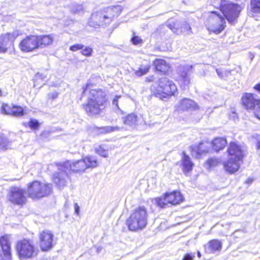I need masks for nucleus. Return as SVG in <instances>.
Returning a JSON list of instances; mask_svg holds the SVG:
<instances>
[{
	"label": "nucleus",
	"instance_id": "nucleus-49",
	"mask_svg": "<svg viewBox=\"0 0 260 260\" xmlns=\"http://www.w3.org/2000/svg\"><path fill=\"white\" fill-rule=\"evenodd\" d=\"M74 209H75V213L77 215H79L80 213V207L78 205L77 203H74Z\"/></svg>",
	"mask_w": 260,
	"mask_h": 260
},
{
	"label": "nucleus",
	"instance_id": "nucleus-25",
	"mask_svg": "<svg viewBox=\"0 0 260 260\" xmlns=\"http://www.w3.org/2000/svg\"><path fill=\"white\" fill-rule=\"evenodd\" d=\"M222 243L220 241L212 240L208 242L206 250L207 253H215L216 251H220Z\"/></svg>",
	"mask_w": 260,
	"mask_h": 260
},
{
	"label": "nucleus",
	"instance_id": "nucleus-41",
	"mask_svg": "<svg viewBox=\"0 0 260 260\" xmlns=\"http://www.w3.org/2000/svg\"><path fill=\"white\" fill-rule=\"evenodd\" d=\"M194 258V253H187L184 255L182 260H193Z\"/></svg>",
	"mask_w": 260,
	"mask_h": 260
},
{
	"label": "nucleus",
	"instance_id": "nucleus-13",
	"mask_svg": "<svg viewBox=\"0 0 260 260\" xmlns=\"http://www.w3.org/2000/svg\"><path fill=\"white\" fill-rule=\"evenodd\" d=\"M25 191L18 186H11L9 188L7 199L14 205L22 206L26 202L25 196Z\"/></svg>",
	"mask_w": 260,
	"mask_h": 260
},
{
	"label": "nucleus",
	"instance_id": "nucleus-57",
	"mask_svg": "<svg viewBox=\"0 0 260 260\" xmlns=\"http://www.w3.org/2000/svg\"><path fill=\"white\" fill-rule=\"evenodd\" d=\"M2 95V90L0 89V97Z\"/></svg>",
	"mask_w": 260,
	"mask_h": 260
},
{
	"label": "nucleus",
	"instance_id": "nucleus-8",
	"mask_svg": "<svg viewBox=\"0 0 260 260\" xmlns=\"http://www.w3.org/2000/svg\"><path fill=\"white\" fill-rule=\"evenodd\" d=\"M113 16L112 8H108L106 11H99L92 14L88 21L89 25L96 28L109 24L112 22Z\"/></svg>",
	"mask_w": 260,
	"mask_h": 260
},
{
	"label": "nucleus",
	"instance_id": "nucleus-36",
	"mask_svg": "<svg viewBox=\"0 0 260 260\" xmlns=\"http://www.w3.org/2000/svg\"><path fill=\"white\" fill-rule=\"evenodd\" d=\"M149 67H145L144 68H140L139 70L136 71L135 74L138 76H142L145 75L149 71Z\"/></svg>",
	"mask_w": 260,
	"mask_h": 260
},
{
	"label": "nucleus",
	"instance_id": "nucleus-27",
	"mask_svg": "<svg viewBox=\"0 0 260 260\" xmlns=\"http://www.w3.org/2000/svg\"><path fill=\"white\" fill-rule=\"evenodd\" d=\"M210 144L206 142H201L199 143L197 147L195 148L196 153V156L199 157L203 153H208L210 150Z\"/></svg>",
	"mask_w": 260,
	"mask_h": 260
},
{
	"label": "nucleus",
	"instance_id": "nucleus-54",
	"mask_svg": "<svg viewBox=\"0 0 260 260\" xmlns=\"http://www.w3.org/2000/svg\"><path fill=\"white\" fill-rule=\"evenodd\" d=\"M197 255L199 257H201V253L200 251H198Z\"/></svg>",
	"mask_w": 260,
	"mask_h": 260
},
{
	"label": "nucleus",
	"instance_id": "nucleus-28",
	"mask_svg": "<svg viewBox=\"0 0 260 260\" xmlns=\"http://www.w3.org/2000/svg\"><path fill=\"white\" fill-rule=\"evenodd\" d=\"M121 120L125 124L133 126L137 124L138 118L136 114L132 113L125 117H122Z\"/></svg>",
	"mask_w": 260,
	"mask_h": 260
},
{
	"label": "nucleus",
	"instance_id": "nucleus-30",
	"mask_svg": "<svg viewBox=\"0 0 260 260\" xmlns=\"http://www.w3.org/2000/svg\"><path fill=\"white\" fill-rule=\"evenodd\" d=\"M113 131V128L112 126H107L101 127H96L93 128V133L95 135H101V134H105L107 133H109L112 132Z\"/></svg>",
	"mask_w": 260,
	"mask_h": 260
},
{
	"label": "nucleus",
	"instance_id": "nucleus-32",
	"mask_svg": "<svg viewBox=\"0 0 260 260\" xmlns=\"http://www.w3.org/2000/svg\"><path fill=\"white\" fill-rule=\"evenodd\" d=\"M9 141L3 135H0V150H6L8 148Z\"/></svg>",
	"mask_w": 260,
	"mask_h": 260
},
{
	"label": "nucleus",
	"instance_id": "nucleus-35",
	"mask_svg": "<svg viewBox=\"0 0 260 260\" xmlns=\"http://www.w3.org/2000/svg\"><path fill=\"white\" fill-rule=\"evenodd\" d=\"M219 163V160L217 158L212 157L209 158L207 161V164L209 166V168L213 167L216 166Z\"/></svg>",
	"mask_w": 260,
	"mask_h": 260
},
{
	"label": "nucleus",
	"instance_id": "nucleus-50",
	"mask_svg": "<svg viewBox=\"0 0 260 260\" xmlns=\"http://www.w3.org/2000/svg\"><path fill=\"white\" fill-rule=\"evenodd\" d=\"M254 89L260 93V83L256 84L254 86Z\"/></svg>",
	"mask_w": 260,
	"mask_h": 260
},
{
	"label": "nucleus",
	"instance_id": "nucleus-45",
	"mask_svg": "<svg viewBox=\"0 0 260 260\" xmlns=\"http://www.w3.org/2000/svg\"><path fill=\"white\" fill-rule=\"evenodd\" d=\"M254 113L255 117L260 120V101L258 105L256 107V109L255 110Z\"/></svg>",
	"mask_w": 260,
	"mask_h": 260
},
{
	"label": "nucleus",
	"instance_id": "nucleus-17",
	"mask_svg": "<svg viewBox=\"0 0 260 260\" xmlns=\"http://www.w3.org/2000/svg\"><path fill=\"white\" fill-rule=\"evenodd\" d=\"M173 32H177L180 30L184 35H190L192 34L191 28L189 24L185 20L176 21V22H169L167 25Z\"/></svg>",
	"mask_w": 260,
	"mask_h": 260
},
{
	"label": "nucleus",
	"instance_id": "nucleus-29",
	"mask_svg": "<svg viewBox=\"0 0 260 260\" xmlns=\"http://www.w3.org/2000/svg\"><path fill=\"white\" fill-rule=\"evenodd\" d=\"M251 9L249 12V15L253 14H260V0H250Z\"/></svg>",
	"mask_w": 260,
	"mask_h": 260
},
{
	"label": "nucleus",
	"instance_id": "nucleus-5",
	"mask_svg": "<svg viewBox=\"0 0 260 260\" xmlns=\"http://www.w3.org/2000/svg\"><path fill=\"white\" fill-rule=\"evenodd\" d=\"M177 87L174 82L167 77H162L159 79L158 85L153 95L161 100L168 99L174 95Z\"/></svg>",
	"mask_w": 260,
	"mask_h": 260
},
{
	"label": "nucleus",
	"instance_id": "nucleus-40",
	"mask_svg": "<svg viewBox=\"0 0 260 260\" xmlns=\"http://www.w3.org/2000/svg\"><path fill=\"white\" fill-rule=\"evenodd\" d=\"M83 47H84V45H83L82 44H76V45L71 46L70 47V50L72 51H76L78 50L83 49Z\"/></svg>",
	"mask_w": 260,
	"mask_h": 260
},
{
	"label": "nucleus",
	"instance_id": "nucleus-42",
	"mask_svg": "<svg viewBox=\"0 0 260 260\" xmlns=\"http://www.w3.org/2000/svg\"><path fill=\"white\" fill-rule=\"evenodd\" d=\"M47 77V74L45 73H38L36 75V80H45Z\"/></svg>",
	"mask_w": 260,
	"mask_h": 260
},
{
	"label": "nucleus",
	"instance_id": "nucleus-37",
	"mask_svg": "<svg viewBox=\"0 0 260 260\" xmlns=\"http://www.w3.org/2000/svg\"><path fill=\"white\" fill-rule=\"evenodd\" d=\"M27 124L31 129H37L39 126L38 121L34 119H31Z\"/></svg>",
	"mask_w": 260,
	"mask_h": 260
},
{
	"label": "nucleus",
	"instance_id": "nucleus-9",
	"mask_svg": "<svg viewBox=\"0 0 260 260\" xmlns=\"http://www.w3.org/2000/svg\"><path fill=\"white\" fill-rule=\"evenodd\" d=\"M70 165L69 162H63L60 164L57 171L53 175V181L56 186L60 189L66 186L69 180V170Z\"/></svg>",
	"mask_w": 260,
	"mask_h": 260
},
{
	"label": "nucleus",
	"instance_id": "nucleus-44",
	"mask_svg": "<svg viewBox=\"0 0 260 260\" xmlns=\"http://www.w3.org/2000/svg\"><path fill=\"white\" fill-rule=\"evenodd\" d=\"M98 153L101 156L106 157L107 156V152L104 150V148L100 146L98 149H96Z\"/></svg>",
	"mask_w": 260,
	"mask_h": 260
},
{
	"label": "nucleus",
	"instance_id": "nucleus-24",
	"mask_svg": "<svg viewBox=\"0 0 260 260\" xmlns=\"http://www.w3.org/2000/svg\"><path fill=\"white\" fill-rule=\"evenodd\" d=\"M197 106L196 103L192 100L184 98L179 101L178 107L182 110H189L195 109Z\"/></svg>",
	"mask_w": 260,
	"mask_h": 260
},
{
	"label": "nucleus",
	"instance_id": "nucleus-1",
	"mask_svg": "<svg viewBox=\"0 0 260 260\" xmlns=\"http://www.w3.org/2000/svg\"><path fill=\"white\" fill-rule=\"evenodd\" d=\"M94 86L88 81L83 87L82 96L87 95L88 103L84 105V109L89 115H94L100 113L107 105L108 101L105 92L101 89H95Z\"/></svg>",
	"mask_w": 260,
	"mask_h": 260
},
{
	"label": "nucleus",
	"instance_id": "nucleus-34",
	"mask_svg": "<svg viewBox=\"0 0 260 260\" xmlns=\"http://www.w3.org/2000/svg\"><path fill=\"white\" fill-rule=\"evenodd\" d=\"M71 11L75 14H79L83 12V6L80 4H74L72 6Z\"/></svg>",
	"mask_w": 260,
	"mask_h": 260
},
{
	"label": "nucleus",
	"instance_id": "nucleus-4",
	"mask_svg": "<svg viewBox=\"0 0 260 260\" xmlns=\"http://www.w3.org/2000/svg\"><path fill=\"white\" fill-rule=\"evenodd\" d=\"M16 249L18 257L21 260L35 258L39 252L34 242L26 239L18 241Z\"/></svg>",
	"mask_w": 260,
	"mask_h": 260
},
{
	"label": "nucleus",
	"instance_id": "nucleus-53",
	"mask_svg": "<svg viewBox=\"0 0 260 260\" xmlns=\"http://www.w3.org/2000/svg\"><path fill=\"white\" fill-rule=\"evenodd\" d=\"M253 181V179L251 178H248L246 181L245 183H251Z\"/></svg>",
	"mask_w": 260,
	"mask_h": 260
},
{
	"label": "nucleus",
	"instance_id": "nucleus-11",
	"mask_svg": "<svg viewBox=\"0 0 260 260\" xmlns=\"http://www.w3.org/2000/svg\"><path fill=\"white\" fill-rule=\"evenodd\" d=\"M183 200V197L179 191H174L171 193H166L164 197L155 199L157 205L161 208H165L169 204L171 205L180 204Z\"/></svg>",
	"mask_w": 260,
	"mask_h": 260
},
{
	"label": "nucleus",
	"instance_id": "nucleus-20",
	"mask_svg": "<svg viewBox=\"0 0 260 260\" xmlns=\"http://www.w3.org/2000/svg\"><path fill=\"white\" fill-rule=\"evenodd\" d=\"M260 100L257 99L252 93H245L242 97L243 106L246 109H253L256 108Z\"/></svg>",
	"mask_w": 260,
	"mask_h": 260
},
{
	"label": "nucleus",
	"instance_id": "nucleus-6",
	"mask_svg": "<svg viewBox=\"0 0 260 260\" xmlns=\"http://www.w3.org/2000/svg\"><path fill=\"white\" fill-rule=\"evenodd\" d=\"M220 10L224 17L231 24H234L241 11V7L230 1L221 0Z\"/></svg>",
	"mask_w": 260,
	"mask_h": 260
},
{
	"label": "nucleus",
	"instance_id": "nucleus-7",
	"mask_svg": "<svg viewBox=\"0 0 260 260\" xmlns=\"http://www.w3.org/2000/svg\"><path fill=\"white\" fill-rule=\"evenodd\" d=\"M52 191V185L35 181L28 185V196L32 199H40L48 196Z\"/></svg>",
	"mask_w": 260,
	"mask_h": 260
},
{
	"label": "nucleus",
	"instance_id": "nucleus-16",
	"mask_svg": "<svg viewBox=\"0 0 260 260\" xmlns=\"http://www.w3.org/2000/svg\"><path fill=\"white\" fill-rule=\"evenodd\" d=\"M20 50L24 52H29L35 50L38 47L37 36L30 35L23 39L19 44Z\"/></svg>",
	"mask_w": 260,
	"mask_h": 260
},
{
	"label": "nucleus",
	"instance_id": "nucleus-26",
	"mask_svg": "<svg viewBox=\"0 0 260 260\" xmlns=\"http://www.w3.org/2000/svg\"><path fill=\"white\" fill-rule=\"evenodd\" d=\"M212 147L216 152L223 149L227 144L226 140L224 138H216L212 141Z\"/></svg>",
	"mask_w": 260,
	"mask_h": 260
},
{
	"label": "nucleus",
	"instance_id": "nucleus-56",
	"mask_svg": "<svg viewBox=\"0 0 260 260\" xmlns=\"http://www.w3.org/2000/svg\"><path fill=\"white\" fill-rule=\"evenodd\" d=\"M115 131L119 129V127L118 126H115L114 128Z\"/></svg>",
	"mask_w": 260,
	"mask_h": 260
},
{
	"label": "nucleus",
	"instance_id": "nucleus-31",
	"mask_svg": "<svg viewBox=\"0 0 260 260\" xmlns=\"http://www.w3.org/2000/svg\"><path fill=\"white\" fill-rule=\"evenodd\" d=\"M12 115L14 116H20L24 115L23 109L20 106H13Z\"/></svg>",
	"mask_w": 260,
	"mask_h": 260
},
{
	"label": "nucleus",
	"instance_id": "nucleus-22",
	"mask_svg": "<svg viewBox=\"0 0 260 260\" xmlns=\"http://www.w3.org/2000/svg\"><path fill=\"white\" fill-rule=\"evenodd\" d=\"M39 48H44L52 44L54 40L53 35L37 36Z\"/></svg>",
	"mask_w": 260,
	"mask_h": 260
},
{
	"label": "nucleus",
	"instance_id": "nucleus-47",
	"mask_svg": "<svg viewBox=\"0 0 260 260\" xmlns=\"http://www.w3.org/2000/svg\"><path fill=\"white\" fill-rule=\"evenodd\" d=\"M123 8L121 6L115 5V12L116 13L117 16L119 15L121 12L122 11Z\"/></svg>",
	"mask_w": 260,
	"mask_h": 260
},
{
	"label": "nucleus",
	"instance_id": "nucleus-23",
	"mask_svg": "<svg viewBox=\"0 0 260 260\" xmlns=\"http://www.w3.org/2000/svg\"><path fill=\"white\" fill-rule=\"evenodd\" d=\"M153 65L157 71L164 74L168 72L170 68L169 64L165 60L162 59H155L153 61Z\"/></svg>",
	"mask_w": 260,
	"mask_h": 260
},
{
	"label": "nucleus",
	"instance_id": "nucleus-33",
	"mask_svg": "<svg viewBox=\"0 0 260 260\" xmlns=\"http://www.w3.org/2000/svg\"><path fill=\"white\" fill-rule=\"evenodd\" d=\"M13 105L4 104L2 106V110L6 114L11 115Z\"/></svg>",
	"mask_w": 260,
	"mask_h": 260
},
{
	"label": "nucleus",
	"instance_id": "nucleus-46",
	"mask_svg": "<svg viewBox=\"0 0 260 260\" xmlns=\"http://www.w3.org/2000/svg\"><path fill=\"white\" fill-rule=\"evenodd\" d=\"M216 73H217V74L218 75V76L221 78V79H223L224 78V77H225V74L223 72H222V69H216Z\"/></svg>",
	"mask_w": 260,
	"mask_h": 260
},
{
	"label": "nucleus",
	"instance_id": "nucleus-43",
	"mask_svg": "<svg viewBox=\"0 0 260 260\" xmlns=\"http://www.w3.org/2000/svg\"><path fill=\"white\" fill-rule=\"evenodd\" d=\"M118 97L116 96H115V100H114V101H115V107H116V108H115V112H116L117 114L118 113H121V114H123V111H122L119 107L118 106V102H117V99Z\"/></svg>",
	"mask_w": 260,
	"mask_h": 260
},
{
	"label": "nucleus",
	"instance_id": "nucleus-3",
	"mask_svg": "<svg viewBox=\"0 0 260 260\" xmlns=\"http://www.w3.org/2000/svg\"><path fill=\"white\" fill-rule=\"evenodd\" d=\"M229 158L223 165L226 172L233 174L237 172L240 167L239 161L244 156L243 150L240 146L235 142H231L228 149Z\"/></svg>",
	"mask_w": 260,
	"mask_h": 260
},
{
	"label": "nucleus",
	"instance_id": "nucleus-15",
	"mask_svg": "<svg viewBox=\"0 0 260 260\" xmlns=\"http://www.w3.org/2000/svg\"><path fill=\"white\" fill-rule=\"evenodd\" d=\"M54 235L48 230L43 231L39 235L40 246L42 251H47L53 246Z\"/></svg>",
	"mask_w": 260,
	"mask_h": 260
},
{
	"label": "nucleus",
	"instance_id": "nucleus-19",
	"mask_svg": "<svg viewBox=\"0 0 260 260\" xmlns=\"http://www.w3.org/2000/svg\"><path fill=\"white\" fill-rule=\"evenodd\" d=\"M10 239V235L3 236L0 238V245L5 256V260H11Z\"/></svg>",
	"mask_w": 260,
	"mask_h": 260
},
{
	"label": "nucleus",
	"instance_id": "nucleus-38",
	"mask_svg": "<svg viewBox=\"0 0 260 260\" xmlns=\"http://www.w3.org/2000/svg\"><path fill=\"white\" fill-rule=\"evenodd\" d=\"M131 42L133 44L137 45L142 43V40L138 36H135L134 33L133 37L131 38Z\"/></svg>",
	"mask_w": 260,
	"mask_h": 260
},
{
	"label": "nucleus",
	"instance_id": "nucleus-48",
	"mask_svg": "<svg viewBox=\"0 0 260 260\" xmlns=\"http://www.w3.org/2000/svg\"><path fill=\"white\" fill-rule=\"evenodd\" d=\"M58 95V93L56 91L48 94V97L52 100H54L57 98Z\"/></svg>",
	"mask_w": 260,
	"mask_h": 260
},
{
	"label": "nucleus",
	"instance_id": "nucleus-10",
	"mask_svg": "<svg viewBox=\"0 0 260 260\" xmlns=\"http://www.w3.org/2000/svg\"><path fill=\"white\" fill-rule=\"evenodd\" d=\"M70 165L69 171L73 172H84L87 168H93L98 166L97 159L93 156H88L83 159L79 160L73 162L67 161Z\"/></svg>",
	"mask_w": 260,
	"mask_h": 260
},
{
	"label": "nucleus",
	"instance_id": "nucleus-12",
	"mask_svg": "<svg viewBox=\"0 0 260 260\" xmlns=\"http://www.w3.org/2000/svg\"><path fill=\"white\" fill-rule=\"evenodd\" d=\"M209 22L208 29L216 34L220 33L225 26L224 18L216 11L211 12Z\"/></svg>",
	"mask_w": 260,
	"mask_h": 260
},
{
	"label": "nucleus",
	"instance_id": "nucleus-52",
	"mask_svg": "<svg viewBox=\"0 0 260 260\" xmlns=\"http://www.w3.org/2000/svg\"><path fill=\"white\" fill-rule=\"evenodd\" d=\"M192 0H183L184 3L189 5Z\"/></svg>",
	"mask_w": 260,
	"mask_h": 260
},
{
	"label": "nucleus",
	"instance_id": "nucleus-39",
	"mask_svg": "<svg viewBox=\"0 0 260 260\" xmlns=\"http://www.w3.org/2000/svg\"><path fill=\"white\" fill-rule=\"evenodd\" d=\"M92 52V50L91 48L89 47H85L84 49L82 50L81 53L83 55L85 56H90L91 55V53Z\"/></svg>",
	"mask_w": 260,
	"mask_h": 260
},
{
	"label": "nucleus",
	"instance_id": "nucleus-18",
	"mask_svg": "<svg viewBox=\"0 0 260 260\" xmlns=\"http://www.w3.org/2000/svg\"><path fill=\"white\" fill-rule=\"evenodd\" d=\"M192 68L191 65L186 64L180 66L177 69V72L179 76L180 81L183 84L184 88L190 83L189 74Z\"/></svg>",
	"mask_w": 260,
	"mask_h": 260
},
{
	"label": "nucleus",
	"instance_id": "nucleus-14",
	"mask_svg": "<svg viewBox=\"0 0 260 260\" xmlns=\"http://www.w3.org/2000/svg\"><path fill=\"white\" fill-rule=\"evenodd\" d=\"M20 35L18 31L2 34L0 36V53H6L13 46L14 42Z\"/></svg>",
	"mask_w": 260,
	"mask_h": 260
},
{
	"label": "nucleus",
	"instance_id": "nucleus-51",
	"mask_svg": "<svg viewBox=\"0 0 260 260\" xmlns=\"http://www.w3.org/2000/svg\"><path fill=\"white\" fill-rule=\"evenodd\" d=\"M256 146L257 149H260V136L257 138Z\"/></svg>",
	"mask_w": 260,
	"mask_h": 260
},
{
	"label": "nucleus",
	"instance_id": "nucleus-21",
	"mask_svg": "<svg viewBox=\"0 0 260 260\" xmlns=\"http://www.w3.org/2000/svg\"><path fill=\"white\" fill-rule=\"evenodd\" d=\"M181 165L183 167L182 171L184 174L185 176H187L188 174L192 171L194 165L190 157L185 152H182Z\"/></svg>",
	"mask_w": 260,
	"mask_h": 260
},
{
	"label": "nucleus",
	"instance_id": "nucleus-55",
	"mask_svg": "<svg viewBox=\"0 0 260 260\" xmlns=\"http://www.w3.org/2000/svg\"><path fill=\"white\" fill-rule=\"evenodd\" d=\"M0 260H5V258H4L1 254H0Z\"/></svg>",
	"mask_w": 260,
	"mask_h": 260
},
{
	"label": "nucleus",
	"instance_id": "nucleus-2",
	"mask_svg": "<svg viewBox=\"0 0 260 260\" xmlns=\"http://www.w3.org/2000/svg\"><path fill=\"white\" fill-rule=\"evenodd\" d=\"M148 214L144 206L136 208L126 220V225L131 231L142 230L148 223Z\"/></svg>",
	"mask_w": 260,
	"mask_h": 260
}]
</instances>
